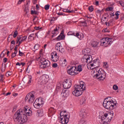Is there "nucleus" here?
Here are the masks:
<instances>
[{"mask_svg": "<svg viewBox=\"0 0 124 124\" xmlns=\"http://www.w3.org/2000/svg\"><path fill=\"white\" fill-rule=\"evenodd\" d=\"M16 44V42L14 40H13L12 41H11V44L13 45H15Z\"/></svg>", "mask_w": 124, "mask_h": 124, "instance_id": "603ef678", "label": "nucleus"}, {"mask_svg": "<svg viewBox=\"0 0 124 124\" xmlns=\"http://www.w3.org/2000/svg\"><path fill=\"white\" fill-rule=\"evenodd\" d=\"M35 95L32 93H30L27 94L25 97V101L29 102L30 104L33 103L34 100H35Z\"/></svg>", "mask_w": 124, "mask_h": 124, "instance_id": "9b49d317", "label": "nucleus"}, {"mask_svg": "<svg viewBox=\"0 0 124 124\" xmlns=\"http://www.w3.org/2000/svg\"><path fill=\"white\" fill-rule=\"evenodd\" d=\"M62 86L65 89H69L72 86V83L70 80H66L62 83Z\"/></svg>", "mask_w": 124, "mask_h": 124, "instance_id": "a211bd4d", "label": "nucleus"}, {"mask_svg": "<svg viewBox=\"0 0 124 124\" xmlns=\"http://www.w3.org/2000/svg\"><path fill=\"white\" fill-rule=\"evenodd\" d=\"M83 71L81 65H78V67L73 66L70 67L69 69L67 71V73L69 75L72 76L77 75L78 74Z\"/></svg>", "mask_w": 124, "mask_h": 124, "instance_id": "39448f33", "label": "nucleus"}, {"mask_svg": "<svg viewBox=\"0 0 124 124\" xmlns=\"http://www.w3.org/2000/svg\"><path fill=\"white\" fill-rule=\"evenodd\" d=\"M69 95V92L67 90L64 89L62 90V93H61V96L64 98H66Z\"/></svg>", "mask_w": 124, "mask_h": 124, "instance_id": "6ab92c4d", "label": "nucleus"}, {"mask_svg": "<svg viewBox=\"0 0 124 124\" xmlns=\"http://www.w3.org/2000/svg\"><path fill=\"white\" fill-rule=\"evenodd\" d=\"M16 65L21 66V64L19 62H17V63H16Z\"/></svg>", "mask_w": 124, "mask_h": 124, "instance_id": "5fc2aeb1", "label": "nucleus"}, {"mask_svg": "<svg viewBox=\"0 0 124 124\" xmlns=\"http://www.w3.org/2000/svg\"><path fill=\"white\" fill-rule=\"evenodd\" d=\"M112 43L113 39L109 37H106L100 40V45L104 47L109 46Z\"/></svg>", "mask_w": 124, "mask_h": 124, "instance_id": "6e6552de", "label": "nucleus"}, {"mask_svg": "<svg viewBox=\"0 0 124 124\" xmlns=\"http://www.w3.org/2000/svg\"><path fill=\"white\" fill-rule=\"evenodd\" d=\"M36 14H37V12L36 11H33V10L31 11V15Z\"/></svg>", "mask_w": 124, "mask_h": 124, "instance_id": "a18cd8bd", "label": "nucleus"}, {"mask_svg": "<svg viewBox=\"0 0 124 124\" xmlns=\"http://www.w3.org/2000/svg\"><path fill=\"white\" fill-rule=\"evenodd\" d=\"M114 117V113L113 112H107L104 113L102 116L101 120L103 122V124H109L112 120Z\"/></svg>", "mask_w": 124, "mask_h": 124, "instance_id": "423d86ee", "label": "nucleus"}, {"mask_svg": "<svg viewBox=\"0 0 124 124\" xmlns=\"http://www.w3.org/2000/svg\"><path fill=\"white\" fill-rule=\"evenodd\" d=\"M68 35H73L75 36L76 37H78V39H79V40H82L84 38V34H83L82 33H79L78 32H74L72 31H70L68 32Z\"/></svg>", "mask_w": 124, "mask_h": 124, "instance_id": "4468645a", "label": "nucleus"}, {"mask_svg": "<svg viewBox=\"0 0 124 124\" xmlns=\"http://www.w3.org/2000/svg\"><path fill=\"white\" fill-rule=\"evenodd\" d=\"M87 49L89 48H86L82 50V54H83V57H82L81 61L83 63H87V68L89 70H92V75L93 78L99 79V80H104L106 79V73L103 70V69H98L97 67L100 66V61L98 58H96L94 60L92 61V57L91 55L88 54L89 52L87 51Z\"/></svg>", "mask_w": 124, "mask_h": 124, "instance_id": "f257e3e1", "label": "nucleus"}, {"mask_svg": "<svg viewBox=\"0 0 124 124\" xmlns=\"http://www.w3.org/2000/svg\"><path fill=\"white\" fill-rule=\"evenodd\" d=\"M39 45L37 44L35 45H34V48L35 50H37L39 48Z\"/></svg>", "mask_w": 124, "mask_h": 124, "instance_id": "c85d7f7f", "label": "nucleus"}, {"mask_svg": "<svg viewBox=\"0 0 124 124\" xmlns=\"http://www.w3.org/2000/svg\"><path fill=\"white\" fill-rule=\"evenodd\" d=\"M27 39V35H25L24 36L20 35V36L17 37V42H16V44H18V46H20L22 43V42L26 41Z\"/></svg>", "mask_w": 124, "mask_h": 124, "instance_id": "2eb2a0df", "label": "nucleus"}, {"mask_svg": "<svg viewBox=\"0 0 124 124\" xmlns=\"http://www.w3.org/2000/svg\"><path fill=\"white\" fill-rule=\"evenodd\" d=\"M26 0H19L18 1H17V4L20 5L21 4V3L24 2V1H25Z\"/></svg>", "mask_w": 124, "mask_h": 124, "instance_id": "4c0bfd02", "label": "nucleus"}, {"mask_svg": "<svg viewBox=\"0 0 124 124\" xmlns=\"http://www.w3.org/2000/svg\"><path fill=\"white\" fill-rule=\"evenodd\" d=\"M60 31L61 28H60L59 26L57 25L56 27H55V28H54V30L52 31H51V33L53 34L51 35V37L53 38L57 35H58V33H59Z\"/></svg>", "mask_w": 124, "mask_h": 124, "instance_id": "f3484780", "label": "nucleus"}, {"mask_svg": "<svg viewBox=\"0 0 124 124\" xmlns=\"http://www.w3.org/2000/svg\"><path fill=\"white\" fill-rule=\"evenodd\" d=\"M31 77L30 76V77H29V80H28V82L27 83L28 84H30L31 83Z\"/></svg>", "mask_w": 124, "mask_h": 124, "instance_id": "ea45409f", "label": "nucleus"}, {"mask_svg": "<svg viewBox=\"0 0 124 124\" xmlns=\"http://www.w3.org/2000/svg\"><path fill=\"white\" fill-rule=\"evenodd\" d=\"M58 15H62V13H57Z\"/></svg>", "mask_w": 124, "mask_h": 124, "instance_id": "0e129e2a", "label": "nucleus"}, {"mask_svg": "<svg viewBox=\"0 0 124 124\" xmlns=\"http://www.w3.org/2000/svg\"><path fill=\"white\" fill-rule=\"evenodd\" d=\"M65 39V35L63 34V31H62L61 34L57 37V40L58 41L63 40Z\"/></svg>", "mask_w": 124, "mask_h": 124, "instance_id": "412c9836", "label": "nucleus"}, {"mask_svg": "<svg viewBox=\"0 0 124 124\" xmlns=\"http://www.w3.org/2000/svg\"><path fill=\"white\" fill-rule=\"evenodd\" d=\"M17 35H18V31H15L14 34H13V37L15 38Z\"/></svg>", "mask_w": 124, "mask_h": 124, "instance_id": "72a5a7b5", "label": "nucleus"}, {"mask_svg": "<svg viewBox=\"0 0 124 124\" xmlns=\"http://www.w3.org/2000/svg\"><path fill=\"white\" fill-rule=\"evenodd\" d=\"M82 24H83V26H86V22H84L83 23H82Z\"/></svg>", "mask_w": 124, "mask_h": 124, "instance_id": "680f3d73", "label": "nucleus"}, {"mask_svg": "<svg viewBox=\"0 0 124 124\" xmlns=\"http://www.w3.org/2000/svg\"><path fill=\"white\" fill-rule=\"evenodd\" d=\"M24 12H25L26 14L28 13L29 12V8L26 7L25 9L24 10Z\"/></svg>", "mask_w": 124, "mask_h": 124, "instance_id": "79ce46f5", "label": "nucleus"}, {"mask_svg": "<svg viewBox=\"0 0 124 124\" xmlns=\"http://www.w3.org/2000/svg\"><path fill=\"white\" fill-rule=\"evenodd\" d=\"M98 4H99L98 1H96V2H95V5H96V6H98Z\"/></svg>", "mask_w": 124, "mask_h": 124, "instance_id": "4d7b16f0", "label": "nucleus"}, {"mask_svg": "<svg viewBox=\"0 0 124 124\" xmlns=\"http://www.w3.org/2000/svg\"><path fill=\"white\" fill-rule=\"evenodd\" d=\"M11 75H12V73L10 72H8L7 74H6V75H7V77L10 76Z\"/></svg>", "mask_w": 124, "mask_h": 124, "instance_id": "49530a36", "label": "nucleus"}, {"mask_svg": "<svg viewBox=\"0 0 124 124\" xmlns=\"http://www.w3.org/2000/svg\"><path fill=\"white\" fill-rule=\"evenodd\" d=\"M78 124H86V122L84 118H81L80 120L79 121Z\"/></svg>", "mask_w": 124, "mask_h": 124, "instance_id": "b1692460", "label": "nucleus"}, {"mask_svg": "<svg viewBox=\"0 0 124 124\" xmlns=\"http://www.w3.org/2000/svg\"><path fill=\"white\" fill-rule=\"evenodd\" d=\"M23 55H24V53H23L22 52H21V51L19 50V56H20V57L22 56Z\"/></svg>", "mask_w": 124, "mask_h": 124, "instance_id": "c03bdc74", "label": "nucleus"}, {"mask_svg": "<svg viewBox=\"0 0 124 124\" xmlns=\"http://www.w3.org/2000/svg\"><path fill=\"white\" fill-rule=\"evenodd\" d=\"M74 87L72 94L76 97L81 96L83 94V92L86 90L85 83L82 81L79 82V84L75 85Z\"/></svg>", "mask_w": 124, "mask_h": 124, "instance_id": "f03ea898", "label": "nucleus"}, {"mask_svg": "<svg viewBox=\"0 0 124 124\" xmlns=\"http://www.w3.org/2000/svg\"><path fill=\"white\" fill-rule=\"evenodd\" d=\"M110 97H108L105 99L103 102V106L105 108H107L109 110H112L116 108L117 106V102L114 101L112 99H110Z\"/></svg>", "mask_w": 124, "mask_h": 124, "instance_id": "20e7f679", "label": "nucleus"}, {"mask_svg": "<svg viewBox=\"0 0 124 124\" xmlns=\"http://www.w3.org/2000/svg\"><path fill=\"white\" fill-rule=\"evenodd\" d=\"M99 42L97 41H93L92 43V46L93 47H96L98 46Z\"/></svg>", "mask_w": 124, "mask_h": 124, "instance_id": "393cba45", "label": "nucleus"}, {"mask_svg": "<svg viewBox=\"0 0 124 124\" xmlns=\"http://www.w3.org/2000/svg\"><path fill=\"white\" fill-rule=\"evenodd\" d=\"M59 60V57L57 54V52L54 51L51 53V60L54 62H56Z\"/></svg>", "mask_w": 124, "mask_h": 124, "instance_id": "dca6fc26", "label": "nucleus"}, {"mask_svg": "<svg viewBox=\"0 0 124 124\" xmlns=\"http://www.w3.org/2000/svg\"><path fill=\"white\" fill-rule=\"evenodd\" d=\"M44 104V99L42 98H39L35 99L34 103L33 104V106L34 108L38 109Z\"/></svg>", "mask_w": 124, "mask_h": 124, "instance_id": "1a4fd4ad", "label": "nucleus"}, {"mask_svg": "<svg viewBox=\"0 0 124 124\" xmlns=\"http://www.w3.org/2000/svg\"><path fill=\"white\" fill-rule=\"evenodd\" d=\"M11 94V93H7L6 95H7V96H8V95H10V94Z\"/></svg>", "mask_w": 124, "mask_h": 124, "instance_id": "69168bd1", "label": "nucleus"}, {"mask_svg": "<svg viewBox=\"0 0 124 124\" xmlns=\"http://www.w3.org/2000/svg\"><path fill=\"white\" fill-rule=\"evenodd\" d=\"M113 7H110L107 8V9H106V11H111L113 10Z\"/></svg>", "mask_w": 124, "mask_h": 124, "instance_id": "58836bf2", "label": "nucleus"}, {"mask_svg": "<svg viewBox=\"0 0 124 124\" xmlns=\"http://www.w3.org/2000/svg\"><path fill=\"white\" fill-rule=\"evenodd\" d=\"M120 15V14H119V12H116V13H115V16H116V18H115V19H116V20L118 19L119 18V16Z\"/></svg>", "mask_w": 124, "mask_h": 124, "instance_id": "473e14b6", "label": "nucleus"}, {"mask_svg": "<svg viewBox=\"0 0 124 124\" xmlns=\"http://www.w3.org/2000/svg\"><path fill=\"white\" fill-rule=\"evenodd\" d=\"M20 65L22 66H24L25 65V63L20 62Z\"/></svg>", "mask_w": 124, "mask_h": 124, "instance_id": "6e6d98bb", "label": "nucleus"}, {"mask_svg": "<svg viewBox=\"0 0 124 124\" xmlns=\"http://www.w3.org/2000/svg\"><path fill=\"white\" fill-rule=\"evenodd\" d=\"M13 120L16 123L23 124L27 122V116L22 114L20 111H16L13 116Z\"/></svg>", "mask_w": 124, "mask_h": 124, "instance_id": "7ed1b4c3", "label": "nucleus"}, {"mask_svg": "<svg viewBox=\"0 0 124 124\" xmlns=\"http://www.w3.org/2000/svg\"><path fill=\"white\" fill-rule=\"evenodd\" d=\"M0 124H4V123H3V122H0Z\"/></svg>", "mask_w": 124, "mask_h": 124, "instance_id": "774afa93", "label": "nucleus"}, {"mask_svg": "<svg viewBox=\"0 0 124 124\" xmlns=\"http://www.w3.org/2000/svg\"><path fill=\"white\" fill-rule=\"evenodd\" d=\"M40 62L41 63V68L42 69H45L50 65V62L44 58H42Z\"/></svg>", "mask_w": 124, "mask_h": 124, "instance_id": "9d476101", "label": "nucleus"}, {"mask_svg": "<svg viewBox=\"0 0 124 124\" xmlns=\"http://www.w3.org/2000/svg\"><path fill=\"white\" fill-rule=\"evenodd\" d=\"M56 111V110L53 108H50L48 109V113L50 114V116H53L55 114Z\"/></svg>", "mask_w": 124, "mask_h": 124, "instance_id": "5701e85b", "label": "nucleus"}, {"mask_svg": "<svg viewBox=\"0 0 124 124\" xmlns=\"http://www.w3.org/2000/svg\"><path fill=\"white\" fill-rule=\"evenodd\" d=\"M34 29L38 31V30H41V28L40 27H34Z\"/></svg>", "mask_w": 124, "mask_h": 124, "instance_id": "de8ad7c7", "label": "nucleus"}, {"mask_svg": "<svg viewBox=\"0 0 124 124\" xmlns=\"http://www.w3.org/2000/svg\"><path fill=\"white\" fill-rule=\"evenodd\" d=\"M80 102L82 103V104H83L86 102V99L85 97H82V99L80 100Z\"/></svg>", "mask_w": 124, "mask_h": 124, "instance_id": "2f4dec72", "label": "nucleus"}, {"mask_svg": "<svg viewBox=\"0 0 124 124\" xmlns=\"http://www.w3.org/2000/svg\"><path fill=\"white\" fill-rule=\"evenodd\" d=\"M66 60L65 59V60H63V63H64V64L65 66L66 65Z\"/></svg>", "mask_w": 124, "mask_h": 124, "instance_id": "864d4df0", "label": "nucleus"}, {"mask_svg": "<svg viewBox=\"0 0 124 124\" xmlns=\"http://www.w3.org/2000/svg\"><path fill=\"white\" fill-rule=\"evenodd\" d=\"M18 93H13V96L16 97L18 96Z\"/></svg>", "mask_w": 124, "mask_h": 124, "instance_id": "3c124183", "label": "nucleus"}, {"mask_svg": "<svg viewBox=\"0 0 124 124\" xmlns=\"http://www.w3.org/2000/svg\"><path fill=\"white\" fill-rule=\"evenodd\" d=\"M7 62V58H3V62L6 63Z\"/></svg>", "mask_w": 124, "mask_h": 124, "instance_id": "8fccbe9b", "label": "nucleus"}, {"mask_svg": "<svg viewBox=\"0 0 124 124\" xmlns=\"http://www.w3.org/2000/svg\"><path fill=\"white\" fill-rule=\"evenodd\" d=\"M44 115V112L43 111V109H39L36 112V116L41 117H42Z\"/></svg>", "mask_w": 124, "mask_h": 124, "instance_id": "4be33fe9", "label": "nucleus"}, {"mask_svg": "<svg viewBox=\"0 0 124 124\" xmlns=\"http://www.w3.org/2000/svg\"><path fill=\"white\" fill-rule=\"evenodd\" d=\"M119 87L117 85V84H114L113 85V90L114 91H117L118 90Z\"/></svg>", "mask_w": 124, "mask_h": 124, "instance_id": "cd10ccee", "label": "nucleus"}, {"mask_svg": "<svg viewBox=\"0 0 124 124\" xmlns=\"http://www.w3.org/2000/svg\"><path fill=\"white\" fill-rule=\"evenodd\" d=\"M49 6H50V5L49 4H46L45 5L44 8H45V10L47 11V10H49Z\"/></svg>", "mask_w": 124, "mask_h": 124, "instance_id": "c9c22d12", "label": "nucleus"}, {"mask_svg": "<svg viewBox=\"0 0 124 124\" xmlns=\"http://www.w3.org/2000/svg\"><path fill=\"white\" fill-rule=\"evenodd\" d=\"M62 11H63V12H65L67 13H72L74 12L73 11H70L69 9H62Z\"/></svg>", "mask_w": 124, "mask_h": 124, "instance_id": "a878e982", "label": "nucleus"}, {"mask_svg": "<svg viewBox=\"0 0 124 124\" xmlns=\"http://www.w3.org/2000/svg\"><path fill=\"white\" fill-rule=\"evenodd\" d=\"M39 60H40V57H38V58L36 59V60L38 61H39Z\"/></svg>", "mask_w": 124, "mask_h": 124, "instance_id": "338daca9", "label": "nucleus"}, {"mask_svg": "<svg viewBox=\"0 0 124 124\" xmlns=\"http://www.w3.org/2000/svg\"><path fill=\"white\" fill-rule=\"evenodd\" d=\"M86 112L85 109H81L79 110V116L81 118H84L86 116Z\"/></svg>", "mask_w": 124, "mask_h": 124, "instance_id": "aec40b11", "label": "nucleus"}, {"mask_svg": "<svg viewBox=\"0 0 124 124\" xmlns=\"http://www.w3.org/2000/svg\"><path fill=\"white\" fill-rule=\"evenodd\" d=\"M119 4L122 6V7H124V2L122 1H119Z\"/></svg>", "mask_w": 124, "mask_h": 124, "instance_id": "a19ab883", "label": "nucleus"}, {"mask_svg": "<svg viewBox=\"0 0 124 124\" xmlns=\"http://www.w3.org/2000/svg\"><path fill=\"white\" fill-rule=\"evenodd\" d=\"M103 32H110V30H109V28H106L103 29Z\"/></svg>", "mask_w": 124, "mask_h": 124, "instance_id": "c756f323", "label": "nucleus"}, {"mask_svg": "<svg viewBox=\"0 0 124 124\" xmlns=\"http://www.w3.org/2000/svg\"><path fill=\"white\" fill-rule=\"evenodd\" d=\"M17 111H20V112L22 113V115L27 116H30L31 115V108H28L27 107L24 108L23 109H19Z\"/></svg>", "mask_w": 124, "mask_h": 124, "instance_id": "ddd939ff", "label": "nucleus"}, {"mask_svg": "<svg viewBox=\"0 0 124 124\" xmlns=\"http://www.w3.org/2000/svg\"><path fill=\"white\" fill-rule=\"evenodd\" d=\"M55 47L62 48V46H61V43H58V44H56V46H55Z\"/></svg>", "mask_w": 124, "mask_h": 124, "instance_id": "f704fd0d", "label": "nucleus"}, {"mask_svg": "<svg viewBox=\"0 0 124 124\" xmlns=\"http://www.w3.org/2000/svg\"><path fill=\"white\" fill-rule=\"evenodd\" d=\"M52 67H53V68H57V67H58V64L54 63L53 64H52Z\"/></svg>", "mask_w": 124, "mask_h": 124, "instance_id": "37998d69", "label": "nucleus"}, {"mask_svg": "<svg viewBox=\"0 0 124 124\" xmlns=\"http://www.w3.org/2000/svg\"><path fill=\"white\" fill-rule=\"evenodd\" d=\"M62 48H60V47H56L55 46V49H56L57 50H58V51H61V49Z\"/></svg>", "mask_w": 124, "mask_h": 124, "instance_id": "09e8293b", "label": "nucleus"}, {"mask_svg": "<svg viewBox=\"0 0 124 124\" xmlns=\"http://www.w3.org/2000/svg\"><path fill=\"white\" fill-rule=\"evenodd\" d=\"M89 10L90 12H92L93 11V6L89 7Z\"/></svg>", "mask_w": 124, "mask_h": 124, "instance_id": "e433bc0d", "label": "nucleus"}, {"mask_svg": "<svg viewBox=\"0 0 124 124\" xmlns=\"http://www.w3.org/2000/svg\"><path fill=\"white\" fill-rule=\"evenodd\" d=\"M36 8L37 9H39V6H38V4L36 5Z\"/></svg>", "mask_w": 124, "mask_h": 124, "instance_id": "052dcab7", "label": "nucleus"}, {"mask_svg": "<svg viewBox=\"0 0 124 124\" xmlns=\"http://www.w3.org/2000/svg\"><path fill=\"white\" fill-rule=\"evenodd\" d=\"M17 53H18V50H15L14 53H13V54H16Z\"/></svg>", "mask_w": 124, "mask_h": 124, "instance_id": "bf43d9fd", "label": "nucleus"}, {"mask_svg": "<svg viewBox=\"0 0 124 124\" xmlns=\"http://www.w3.org/2000/svg\"><path fill=\"white\" fill-rule=\"evenodd\" d=\"M33 35H34V34H30V36H29L28 37V40L30 41H31V38H34L33 37Z\"/></svg>", "mask_w": 124, "mask_h": 124, "instance_id": "7c9ffc66", "label": "nucleus"}, {"mask_svg": "<svg viewBox=\"0 0 124 124\" xmlns=\"http://www.w3.org/2000/svg\"><path fill=\"white\" fill-rule=\"evenodd\" d=\"M16 56V54H13H13H12V58H14V57H15Z\"/></svg>", "mask_w": 124, "mask_h": 124, "instance_id": "13d9d810", "label": "nucleus"}, {"mask_svg": "<svg viewBox=\"0 0 124 124\" xmlns=\"http://www.w3.org/2000/svg\"><path fill=\"white\" fill-rule=\"evenodd\" d=\"M17 49L18 47L16 46V47H15V51H18V50H17Z\"/></svg>", "mask_w": 124, "mask_h": 124, "instance_id": "e2e57ef3", "label": "nucleus"}, {"mask_svg": "<svg viewBox=\"0 0 124 124\" xmlns=\"http://www.w3.org/2000/svg\"><path fill=\"white\" fill-rule=\"evenodd\" d=\"M60 121H61V124H67L69 123V118L70 115L69 113L65 111H62L60 114Z\"/></svg>", "mask_w": 124, "mask_h": 124, "instance_id": "0eeeda50", "label": "nucleus"}, {"mask_svg": "<svg viewBox=\"0 0 124 124\" xmlns=\"http://www.w3.org/2000/svg\"><path fill=\"white\" fill-rule=\"evenodd\" d=\"M103 68L106 69H107L108 68V65L107 62H104V63H103Z\"/></svg>", "mask_w": 124, "mask_h": 124, "instance_id": "bb28decb", "label": "nucleus"}, {"mask_svg": "<svg viewBox=\"0 0 124 124\" xmlns=\"http://www.w3.org/2000/svg\"><path fill=\"white\" fill-rule=\"evenodd\" d=\"M49 81V76L47 75H43L39 78V82L41 85L46 84Z\"/></svg>", "mask_w": 124, "mask_h": 124, "instance_id": "f8f14e48", "label": "nucleus"}]
</instances>
